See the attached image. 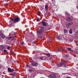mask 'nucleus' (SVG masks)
<instances>
[{
	"label": "nucleus",
	"mask_w": 78,
	"mask_h": 78,
	"mask_svg": "<svg viewBox=\"0 0 78 78\" xmlns=\"http://www.w3.org/2000/svg\"><path fill=\"white\" fill-rule=\"evenodd\" d=\"M20 19L19 17H16L15 19L12 18L11 19L12 21H10V23H11V24H13L14 23H16V22H18L20 21Z\"/></svg>",
	"instance_id": "f257e3e1"
},
{
	"label": "nucleus",
	"mask_w": 78,
	"mask_h": 78,
	"mask_svg": "<svg viewBox=\"0 0 78 78\" xmlns=\"http://www.w3.org/2000/svg\"><path fill=\"white\" fill-rule=\"evenodd\" d=\"M8 69V71L9 73H12V72H13L14 71V70L13 69H11L10 68H9Z\"/></svg>",
	"instance_id": "f03ea898"
},
{
	"label": "nucleus",
	"mask_w": 78,
	"mask_h": 78,
	"mask_svg": "<svg viewBox=\"0 0 78 78\" xmlns=\"http://www.w3.org/2000/svg\"><path fill=\"white\" fill-rule=\"evenodd\" d=\"M44 32V28L42 27L40 30L38 31V34H41Z\"/></svg>",
	"instance_id": "7ed1b4c3"
},
{
	"label": "nucleus",
	"mask_w": 78,
	"mask_h": 78,
	"mask_svg": "<svg viewBox=\"0 0 78 78\" xmlns=\"http://www.w3.org/2000/svg\"><path fill=\"white\" fill-rule=\"evenodd\" d=\"M64 51V49L62 48L60 50H56L55 51V52H56V53H57L58 52H59V51Z\"/></svg>",
	"instance_id": "20e7f679"
},
{
	"label": "nucleus",
	"mask_w": 78,
	"mask_h": 78,
	"mask_svg": "<svg viewBox=\"0 0 78 78\" xmlns=\"http://www.w3.org/2000/svg\"><path fill=\"white\" fill-rule=\"evenodd\" d=\"M48 77L50 78H56V76L55 75H50L48 76Z\"/></svg>",
	"instance_id": "39448f33"
},
{
	"label": "nucleus",
	"mask_w": 78,
	"mask_h": 78,
	"mask_svg": "<svg viewBox=\"0 0 78 78\" xmlns=\"http://www.w3.org/2000/svg\"><path fill=\"white\" fill-rule=\"evenodd\" d=\"M13 39H14V37H11L9 38V41H12V40H13Z\"/></svg>",
	"instance_id": "423d86ee"
},
{
	"label": "nucleus",
	"mask_w": 78,
	"mask_h": 78,
	"mask_svg": "<svg viewBox=\"0 0 78 78\" xmlns=\"http://www.w3.org/2000/svg\"><path fill=\"white\" fill-rule=\"evenodd\" d=\"M65 63H66V62H62L61 63H60L59 65L60 66H63V65H64V64H65Z\"/></svg>",
	"instance_id": "0eeeda50"
},
{
	"label": "nucleus",
	"mask_w": 78,
	"mask_h": 78,
	"mask_svg": "<svg viewBox=\"0 0 78 78\" xmlns=\"http://www.w3.org/2000/svg\"><path fill=\"white\" fill-rule=\"evenodd\" d=\"M38 65V63H33L32 64V66H37Z\"/></svg>",
	"instance_id": "6e6552de"
},
{
	"label": "nucleus",
	"mask_w": 78,
	"mask_h": 78,
	"mask_svg": "<svg viewBox=\"0 0 78 78\" xmlns=\"http://www.w3.org/2000/svg\"><path fill=\"white\" fill-rule=\"evenodd\" d=\"M66 21H71L72 20V19H70V18H67L66 19Z\"/></svg>",
	"instance_id": "1a4fd4ad"
},
{
	"label": "nucleus",
	"mask_w": 78,
	"mask_h": 78,
	"mask_svg": "<svg viewBox=\"0 0 78 78\" xmlns=\"http://www.w3.org/2000/svg\"><path fill=\"white\" fill-rule=\"evenodd\" d=\"M42 24L43 26H46V23L44 21L42 22Z\"/></svg>",
	"instance_id": "9d476101"
},
{
	"label": "nucleus",
	"mask_w": 78,
	"mask_h": 78,
	"mask_svg": "<svg viewBox=\"0 0 78 78\" xmlns=\"http://www.w3.org/2000/svg\"><path fill=\"white\" fill-rule=\"evenodd\" d=\"M64 33H68V31L66 29H65L64 30Z\"/></svg>",
	"instance_id": "9b49d317"
},
{
	"label": "nucleus",
	"mask_w": 78,
	"mask_h": 78,
	"mask_svg": "<svg viewBox=\"0 0 78 78\" xmlns=\"http://www.w3.org/2000/svg\"><path fill=\"white\" fill-rule=\"evenodd\" d=\"M48 6L47 5H45V8L46 10H47L48 9Z\"/></svg>",
	"instance_id": "f8f14e48"
},
{
	"label": "nucleus",
	"mask_w": 78,
	"mask_h": 78,
	"mask_svg": "<svg viewBox=\"0 0 78 78\" xmlns=\"http://www.w3.org/2000/svg\"><path fill=\"white\" fill-rule=\"evenodd\" d=\"M69 33L70 34H72V29H70L69 31Z\"/></svg>",
	"instance_id": "ddd939ff"
},
{
	"label": "nucleus",
	"mask_w": 78,
	"mask_h": 78,
	"mask_svg": "<svg viewBox=\"0 0 78 78\" xmlns=\"http://www.w3.org/2000/svg\"><path fill=\"white\" fill-rule=\"evenodd\" d=\"M56 37L57 38V39L58 40H60L61 38H60V36H58Z\"/></svg>",
	"instance_id": "4468645a"
},
{
	"label": "nucleus",
	"mask_w": 78,
	"mask_h": 78,
	"mask_svg": "<svg viewBox=\"0 0 78 78\" xmlns=\"http://www.w3.org/2000/svg\"><path fill=\"white\" fill-rule=\"evenodd\" d=\"M67 49L68 50H69V51H73L71 49V48H67Z\"/></svg>",
	"instance_id": "2eb2a0df"
},
{
	"label": "nucleus",
	"mask_w": 78,
	"mask_h": 78,
	"mask_svg": "<svg viewBox=\"0 0 78 78\" xmlns=\"http://www.w3.org/2000/svg\"><path fill=\"white\" fill-rule=\"evenodd\" d=\"M66 27H70V24L69 23L67 24L66 25Z\"/></svg>",
	"instance_id": "dca6fc26"
},
{
	"label": "nucleus",
	"mask_w": 78,
	"mask_h": 78,
	"mask_svg": "<svg viewBox=\"0 0 78 78\" xmlns=\"http://www.w3.org/2000/svg\"><path fill=\"white\" fill-rule=\"evenodd\" d=\"M0 47L1 48H2V49H3L4 48H5V46L2 45Z\"/></svg>",
	"instance_id": "f3484780"
},
{
	"label": "nucleus",
	"mask_w": 78,
	"mask_h": 78,
	"mask_svg": "<svg viewBox=\"0 0 78 78\" xmlns=\"http://www.w3.org/2000/svg\"><path fill=\"white\" fill-rule=\"evenodd\" d=\"M1 36H2V38H3V39H4V38H5V36L4 35H3V34H1Z\"/></svg>",
	"instance_id": "a211bd4d"
},
{
	"label": "nucleus",
	"mask_w": 78,
	"mask_h": 78,
	"mask_svg": "<svg viewBox=\"0 0 78 78\" xmlns=\"http://www.w3.org/2000/svg\"><path fill=\"white\" fill-rule=\"evenodd\" d=\"M44 58H45V57H41V58H40V59H41V60H44V59H44Z\"/></svg>",
	"instance_id": "6ab92c4d"
},
{
	"label": "nucleus",
	"mask_w": 78,
	"mask_h": 78,
	"mask_svg": "<svg viewBox=\"0 0 78 78\" xmlns=\"http://www.w3.org/2000/svg\"><path fill=\"white\" fill-rule=\"evenodd\" d=\"M46 55L47 56H48V57H50V54L49 53L46 54Z\"/></svg>",
	"instance_id": "aec40b11"
},
{
	"label": "nucleus",
	"mask_w": 78,
	"mask_h": 78,
	"mask_svg": "<svg viewBox=\"0 0 78 78\" xmlns=\"http://www.w3.org/2000/svg\"><path fill=\"white\" fill-rule=\"evenodd\" d=\"M69 25L70 26V25H72L73 24V22H71L70 23H69Z\"/></svg>",
	"instance_id": "412c9836"
},
{
	"label": "nucleus",
	"mask_w": 78,
	"mask_h": 78,
	"mask_svg": "<svg viewBox=\"0 0 78 78\" xmlns=\"http://www.w3.org/2000/svg\"><path fill=\"white\" fill-rule=\"evenodd\" d=\"M40 14H41V12H38V16H39Z\"/></svg>",
	"instance_id": "4be33fe9"
},
{
	"label": "nucleus",
	"mask_w": 78,
	"mask_h": 78,
	"mask_svg": "<svg viewBox=\"0 0 78 78\" xmlns=\"http://www.w3.org/2000/svg\"><path fill=\"white\" fill-rule=\"evenodd\" d=\"M7 49L8 50H9L10 49V47L9 46H8Z\"/></svg>",
	"instance_id": "5701e85b"
},
{
	"label": "nucleus",
	"mask_w": 78,
	"mask_h": 78,
	"mask_svg": "<svg viewBox=\"0 0 78 78\" xmlns=\"http://www.w3.org/2000/svg\"><path fill=\"white\" fill-rule=\"evenodd\" d=\"M40 20H39V19H37V22H39Z\"/></svg>",
	"instance_id": "b1692460"
},
{
	"label": "nucleus",
	"mask_w": 78,
	"mask_h": 78,
	"mask_svg": "<svg viewBox=\"0 0 78 78\" xmlns=\"http://www.w3.org/2000/svg\"><path fill=\"white\" fill-rule=\"evenodd\" d=\"M4 52H5V53H6V52H7V51L5 50H4Z\"/></svg>",
	"instance_id": "393cba45"
},
{
	"label": "nucleus",
	"mask_w": 78,
	"mask_h": 78,
	"mask_svg": "<svg viewBox=\"0 0 78 78\" xmlns=\"http://www.w3.org/2000/svg\"><path fill=\"white\" fill-rule=\"evenodd\" d=\"M21 44L22 45H23V44H24V42H23L21 43Z\"/></svg>",
	"instance_id": "a878e982"
},
{
	"label": "nucleus",
	"mask_w": 78,
	"mask_h": 78,
	"mask_svg": "<svg viewBox=\"0 0 78 78\" xmlns=\"http://www.w3.org/2000/svg\"><path fill=\"white\" fill-rule=\"evenodd\" d=\"M29 72H32L33 70H32L31 69H29Z\"/></svg>",
	"instance_id": "bb28decb"
},
{
	"label": "nucleus",
	"mask_w": 78,
	"mask_h": 78,
	"mask_svg": "<svg viewBox=\"0 0 78 78\" xmlns=\"http://www.w3.org/2000/svg\"><path fill=\"white\" fill-rule=\"evenodd\" d=\"M27 67H28V68H29L30 67V66H29L28 65H27Z\"/></svg>",
	"instance_id": "cd10ccee"
},
{
	"label": "nucleus",
	"mask_w": 78,
	"mask_h": 78,
	"mask_svg": "<svg viewBox=\"0 0 78 78\" xmlns=\"http://www.w3.org/2000/svg\"><path fill=\"white\" fill-rule=\"evenodd\" d=\"M48 39L50 41V40H51V38H50Z\"/></svg>",
	"instance_id": "c85d7f7f"
},
{
	"label": "nucleus",
	"mask_w": 78,
	"mask_h": 78,
	"mask_svg": "<svg viewBox=\"0 0 78 78\" xmlns=\"http://www.w3.org/2000/svg\"><path fill=\"white\" fill-rule=\"evenodd\" d=\"M66 78H71L70 77H66Z\"/></svg>",
	"instance_id": "c756f323"
},
{
	"label": "nucleus",
	"mask_w": 78,
	"mask_h": 78,
	"mask_svg": "<svg viewBox=\"0 0 78 78\" xmlns=\"http://www.w3.org/2000/svg\"><path fill=\"white\" fill-rule=\"evenodd\" d=\"M12 55H13V54H14V52H12Z\"/></svg>",
	"instance_id": "7c9ffc66"
},
{
	"label": "nucleus",
	"mask_w": 78,
	"mask_h": 78,
	"mask_svg": "<svg viewBox=\"0 0 78 78\" xmlns=\"http://www.w3.org/2000/svg\"><path fill=\"white\" fill-rule=\"evenodd\" d=\"M76 8H77V9H78V6H77L76 7Z\"/></svg>",
	"instance_id": "2f4dec72"
},
{
	"label": "nucleus",
	"mask_w": 78,
	"mask_h": 78,
	"mask_svg": "<svg viewBox=\"0 0 78 78\" xmlns=\"http://www.w3.org/2000/svg\"><path fill=\"white\" fill-rule=\"evenodd\" d=\"M40 0V1H42V0Z\"/></svg>",
	"instance_id": "473e14b6"
},
{
	"label": "nucleus",
	"mask_w": 78,
	"mask_h": 78,
	"mask_svg": "<svg viewBox=\"0 0 78 78\" xmlns=\"http://www.w3.org/2000/svg\"><path fill=\"white\" fill-rule=\"evenodd\" d=\"M0 74H1V72H0Z\"/></svg>",
	"instance_id": "72a5a7b5"
},
{
	"label": "nucleus",
	"mask_w": 78,
	"mask_h": 78,
	"mask_svg": "<svg viewBox=\"0 0 78 78\" xmlns=\"http://www.w3.org/2000/svg\"><path fill=\"white\" fill-rule=\"evenodd\" d=\"M66 56V57H67V56Z\"/></svg>",
	"instance_id": "f704fd0d"
}]
</instances>
